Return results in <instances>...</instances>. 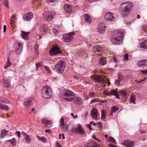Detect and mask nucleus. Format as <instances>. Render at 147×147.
Returning a JSON list of instances; mask_svg holds the SVG:
<instances>
[{
	"label": "nucleus",
	"instance_id": "obj_1",
	"mask_svg": "<svg viewBox=\"0 0 147 147\" xmlns=\"http://www.w3.org/2000/svg\"><path fill=\"white\" fill-rule=\"evenodd\" d=\"M132 7V3L130 2L121 4L120 11L122 16L124 17H126L130 12Z\"/></svg>",
	"mask_w": 147,
	"mask_h": 147
},
{
	"label": "nucleus",
	"instance_id": "obj_2",
	"mask_svg": "<svg viewBox=\"0 0 147 147\" xmlns=\"http://www.w3.org/2000/svg\"><path fill=\"white\" fill-rule=\"evenodd\" d=\"M124 33V31L121 30L117 32L116 34L113 35L111 40L112 44L116 45L121 43Z\"/></svg>",
	"mask_w": 147,
	"mask_h": 147
},
{
	"label": "nucleus",
	"instance_id": "obj_3",
	"mask_svg": "<svg viewBox=\"0 0 147 147\" xmlns=\"http://www.w3.org/2000/svg\"><path fill=\"white\" fill-rule=\"evenodd\" d=\"M62 96L64 97V98L69 102H71L74 100L73 97L75 95V93L72 91L69 90H64L60 94Z\"/></svg>",
	"mask_w": 147,
	"mask_h": 147
},
{
	"label": "nucleus",
	"instance_id": "obj_4",
	"mask_svg": "<svg viewBox=\"0 0 147 147\" xmlns=\"http://www.w3.org/2000/svg\"><path fill=\"white\" fill-rule=\"evenodd\" d=\"M52 94V92L51 88L48 86L43 87L41 91L42 96L45 98H50L51 97Z\"/></svg>",
	"mask_w": 147,
	"mask_h": 147
},
{
	"label": "nucleus",
	"instance_id": "obj_5",
	"mask_svg": "<svg viewBox=\"0 0 147 147\" xmlns=\"http://www.w3.org/2000/svg\"><path fill=\"white\" fill-rule=\"evenodd\" d=\"M65 66V63L64 61L60 60L59 63L55 65V69L56 71L60 73L63 72Z\"/></svg>",
	"mask_w": 147,
	"mask_h": 147
},
{
	"label": "nucleus",
	"instance_id": "obj_6",
	"mask_svg": "<svg viewBox=\"0 0 147 147\" xmlns=\"http://www.w3.org/2000/svg\"><path fill=\"white\" fill-rule=\"evenodd\" d=\"M93 79L95 80L96 82L98 83L100 82L102 84V86L103 87L106 86V84H107V86H109V83H107L104 80L102 77L100 76H96L93 77Z\"/></svg>",
	"mask_w": 147,
	"mask_h": 147
},
{
	"label": "nucleus",
	"instance_id": "obj_7",
	"mask_svg": "<svg viewBox=\"0 0 147 147\" xmlns=\"http://www.w3.org/2000/svg\"><path fill=\"white\" fill-rule=\"evenodd\" d=\"M75 34L74 32L68 33L63 36V41L65 42H70L73 39V36Z\"/></svg>",
	"mask_w": 147,
	"mask_h": 147
},
{
	"label": "nucleus",
	"instance_id": "obj_8",
	"mask_svg": "<svg viewBox=\"0 0 147 147\" xmlns=\"http://www.w3.org/2000/svg\"><path fill=\"white\" fill-rule=\"evenodd\" d=\"M61 53V50L57 45H53L49 53L51 55H57Z\"/></svg>",
	"mask_w": 147,
	"mask_h": 147
},
{
	"label": "nucleus",
	"instance_id": "obj_9",
	"mask_svg": "<svg viewBox=\"0 0 147 147\" xmlns=\"http://www.w3.org/2000/svg\"><path fill=\"white\" fill-rule=\"evenodd\" d=\"M43 15L44 18L49 22L51 21L54 17V13L52 12L45 13Z\"/></svg>",
	"mask_w": 147,
	"mask_h": 147
},
{
	"label": "nucleus",
	"instance_id": "obj_10",
	"mask_svg": "<svg viewBox=\"0 0 147 147\" xmlns=\"http://www.w3.org/2000/svg\"><path fill=\"white\" fill-rule=\"evenodd\" d=\"M121 144L125 147H134V143L130 140H126L121 142Z\"/></svg>",
	"mask_w": 147,
	"mask_h": 147
},
{
	"label": "nucleus",
	"instance_id": "obj_11",
	"mask_svg": "<svg viewBox=\"0 0 147 147\" xmlns=\"http://www.w3.org/2000/svg\"><path fill=\"white\" fill-rule=\"evenodd\" d=\"M14 46L16 47L15 51L17 55L20 54L22 52V44L18 42H15Z\"/></svg>",
	"mask_w": 147,
	"mask_h": 147
},
{
	"label": "nucleus",
	"instance_id": "obj_12",
	"mask_svg": "<svg viewBox=\"0 0 147 147\" xmlns=\"http://www.w3.org/2000/svg\"><path fill=\"white\" fill-rule=\"evenodd\" d=\"M32 100L31 98H26L24 99V105L26 109L28 108L32 105L31 102Z\"/></svg>",
	"mask_w": 147,
	"mask_h": 147
},
{
	"label": "nucleus",
	"instance_id": "obj_13",
	"mask_svg": "<svg viewBox=\"0 0 147 147\" xmlns=\"http://www.w3.org/2000/svg\"><path fill=\"white\" fill-rule=\"evenodd\" d=\"M72 131L74 133L78 132L81 134H85L86 132L82 128L81 126L79 125L77 127L73 128Z\"/></svg>",
	"mask_w": 147,
	"mask_h": 147
},
{
	"label": "nucleus",
	"instance_id": "obj_14",
	"mask_svg": "<svg viewBox=\"0 0 147 147\" xmlns=\"http://www.w3.org/2000/svg\"><path fill=\"white\" fill-rule=\"evenodd\" d=\"M33 16L32 12H30L26 14H25L23 16V20L26 21H29L30 20Z\"/></svg>",
	"mask_w": 147,
	"mask_h": 147
},
{
	"label": "nucleus",
	"instance_id": "obj_15",
	"mask_svg": "<svg viewBox=\"0 0 147 147\" xmlns=\"http://www.w3.org/2000/svg\"><path fill=\"white\" fill-rule=\"evenodd\" d=\"M106 28V26L105 24L102 23H100L98 25V32L100 34L103 33L105 31Z\"/></svg>",
	"mask_w": 147,
	"mask_h": 147
},
{
	"label": "nucleus",
	"instance_id": "obj_16",
	"mask_svg": "<svg viewBox=\"0 0 147 147\" xmlns=\"http://www.w3.org/2000/svg\"><path fill=\"white\" fill-rule=\"evenodd\" d=\"M113 14L111 12H108L105 16L106 20L109 21H112L114 20V18L113 16Z\"/></svg>",
	"mask_w": 147,
	"mask_h": 147
},
{
	"label": "nucleus",
	"instance_id": "obj_17",
	"mask_svg": "<svg viewBox=\"0 0 147 147\" xmlns=\"http://www.w3.org/2000/svg\"><path fill=\"white\" fill-rule=\"evenodd\" d=\"M103 51L101 46L97 45L94 47L93 49V52L95 53H99V54H101Z\"/></svg>",
	"mask_w": 147,
	"mask_h": 147
},
{
	"label": "nucleus",
	"instance_id": "obj_18",
	"mask_svg": "<svg viewBox=\"0 0 147 147\" xmlns=\"http://www.w3.org/2000/svg\"><path fill=\"white\" fill-rule=\"evenodd\" d=\"M64 8L65 11L68 13H71L73 10V7L70 5L67 4L64 5Z\"/></svg>",
	"mask_w": 147,
	"mask_h": 147
},
{
	"label": "nucleus",
	"instance_id": "obj_19",
	"mask_svg": "<svg viewBox=\"0 0 147 147\" xmlns=\"http://www.w3.org/2000/svg\"><path fill=\"white\" fill-rule=\"evenodd\" d=\"M60 126L61 127L62 129L64 131H67L68 128V126L66 125L65 126V123L63 119L61 117L60 121Z\"/></svg>",
	"mask_w": 147,
	"mask_h": 147
},
{
	"label": "nucleus",
	"instance_id": "obj_20",
	"mask_svg": "<svg viewBox=\"0 0 147 147\" xmlns=\"http://www.w3.org/2000/svg\"><path fill=\"white\" fill-rule=\"evenodd\" d=\"M137 65L140 67L147 66V60L143 59L139 61L137 63Z\"/></svg>",
	"mask_w": 147,
	"mask_h": 147
},
{
	"label": "nucleus",
	"instance_id": "obj_21",
	"mask_svg": "<svg viewBox=\"0 0 147 147\" xmlns=\"http://www.w3.org/2000/svg\"><path fill=\"white\" fill-rule=\"evenodd\" d=\"M74 104L77 105H81L82 104V100L80 97H73Z\"/></svg>",
	"mask_w": 147,
	"mask_h": 147
},
{
	"label": "nucleus",
	"instance_id": "obj_22",
	"mask_svg": "<svg viewBox=\"0 0 147 147\" xmlns=\"http://www.w3.org/2000/svg\"><path fill=\"white\" fill-rule=\"evenodd\" d=\"M98 111L96 109L93 108L91 110L90 115L92 118H97L98 115Z\"/></svg>",
	"mask_w": 147,
	"mask_h": 147
},
{
	"label": "nucleus",
	"instance_id": "obj_23",
	"mask_svg": "<svg viewBox=\"0 0 147 147\" xmlns=\"http://www.w3.org/2000/svg\"><path fill=\"white\" fill-rule=\"evenodd\" d=\"M9 143H11L13 146H16V144L17 142L14 138H13L12 140H8L5 141V144H7Z\"/></svg>",
	"mask_w": 147,
	"mask_h": 147
},
{
	"label": "nucleus",
	"instance_id": "obj_24",
	"mask_svg": "<svg viewBox=\"0 0 147 147\" xmlns=\"http://www.w3.org/2000/svg\"><path fill=\"white\" fill-rule=\"evenodd\" d=\"M84 17L86 22L89 24L90 23L92 19L87 14H85L84 15Z\"/></svg>",
	"mask_w": 147,
	"mask_h": 147
},
{
	"label": "nucleus",
	"instance_id": "obj_25",
	"mask_svg": "<svg viewBox=\"0 0 147 147\" xmlns=\"http://www.w3.org/2000/svg\"><path fill=\"white\" fill-rule=\"evenodd\" d=\"M21 36L23 39L27 40L28 39V35L29 32L27 33L24 31H21Z\"/></svg>",
	"mask_w": 147,
	"mask_h": 147
},
{
	"label": "nucleus",
	"instance_id": "obj_26",
	"mask_svg": "<svg viewBox=\"0 0 147 147\" xmlns=\"http://www.w3.org/2000/svg\"><path fill=\"white\" fill-rule=\"evenodd\" d=\"M41 122L43 124L48 125H51V123L50 121L47 119L45 118L42 119L41 120Z\"/></svg>",
	"mask_w": 147,
	"mask_h": 147
},
{
	"label": "nucleus",
	"instance_id": "obj_27",
	"mask_svg": "<svg viewBox=\"0 0 147 147\" xmlns=\"http://www.w3.org/2000/svg\"><path fill=\"white\" fill-rule=\"evenodd\" d=\"M107 114V111L105 110H102L101 111V117L102 119H105Z\"/></svg>",
	"mask_w": 147,
	"mask_h": 147
},
{
	"label": "nucleus",
	"instance_id": "obj_28",
	"mask_svg": "<svg viewBox=\"0 0 147 147\" xmlns=\"http://www.w3.org/2000/svg\"><path fill=\"white\" fill-rule=\"evenodd\" d=\"M99 63L100 65H104L106 63L105 58L103 57H100V59Z\"/></svg>",
	"mask_w": 147,
	"mask_h": 147
},
{
	"label": "nucleus",
	"instance_id": "obj_29",
	"mask_svg": "<svg viewBox=\"0 0 147 147\" xmlns=\"http://www.w3.org/2000/svg\"><path fill=\"white\" fill-rule=\"evenodd\" d=\"M0 102L5 104H9L10 101L4 97H0Z\"/></svg>",
	"mask_w": 147,
	"mask_h": 147
},
{
	"label": "nucleus",
	"instance_id": "obj_30",
	"mask_svg": "<svg viewBox=\"0 0 147 147\" xmlns=\"http://www.w3.org/2000/svg\"><path fill=\"white\" fill-rule=\"evenodd\" d=\"M0 109L3 110H7L9 109V108L7 105L0 103Z\"/></svg>",
	"mask_w": 147,
	"mask_h": 147
},
{
	"label": "nucleus",
	"instance_id": "obj_31",
	"mask_svg": "<svg viewBox=\"0 0 147 147\" xmlns=\"http://www.w3.org/2000/svg\"><path fill=\"white\" fill-rule=\"evenodd\" d=\"M4 84L5 86L7 88L11 86L10 81L9 80H4Z\"/></svg>",
	"mask_w": 147,
	"mask_h": 147
},
{
	"label": "nucleus",
	"instance_id": "obj_32",
	"mask_svg": "<svg viewBox=\"0 0 147 147\" xmlns=\"http://www.w3.org/2000/svg\"><path fill=\"white\" fill-rule=\"evenodd\" d=\"M140 47L145 49L147 48V40L141 43L140 45Z\"/></svg>",
	"mask_w": 147,
	"mask_h": 147
},
{
	"label": "nucleus",
	"instance_id": "obj_33",
	"mask_svg": "<svg viewBox=\"0 0 147 147\" xmlns=\"http://www.w3.org/2000/svg\"><path fill=\"white\" fill-rule=\"evenodd\" d=\"M24 139L27 144H30L31 142V139L28 134L26 135L25 136Z\"/></svg>",
	"mask_w": 147,
	"mask_h": 147
},
{
	"label": "nucleus",
	"instance_id": "obj_34",
	"mask_svg": "<svg viewBox=\"0 0 147 147\" xmlns=\"http://www.w3.org/2000/svg\"><path fill=\"white\" fill-rule=\"evenodd\" d=\"M8 132V131H7L5 130H4L2 131L1 133V137L3 138L7 135V134Z\"/></svg>",
	"mask_w": 147,
	"mask_h": 147
},
{
	"label": "nucleus",
	"instance_id": "obj_35",
	"mask_svg": "<svg viewBox=\"0 0 147 147\" xmlns=\"http://www.w3.org/2000/svg\"><path fill=\"white\" fill-rule=\"evenodd\" d=\"M87 147H99V145L95 143V142H92Z\"/></svg>",
	"mask_w": 147,
	"mask_h": 147
},
{
	"label": "nucleus",
	"instance_id": "obj_36",
	"mask_svg": "<svg viewBox=\"0 0 147 147\" xmlns=\"http://www.w3.org/2000/svg\"><path fill=\"white\" fill-rule=\"evenodd\" d=\"M120 92L124 97H125L126 98L129 96L127 93L126 91L125 90H121L120 91Z\"/></svg>",
	"mask_w": 147,
	"mask_h": 147
},
{
	"label": "nucleus",
	"instance_id": "obj_37",
	"mask_svg": "<svg viewBox=\"0 0 147 147\" xmlns=\"http://www.w3.org/2000/svg\"><path fill=\"white\" fill-rule=\"evenodd\" d=\"M130 102H132L134 103V104H135L136 100L135 96H134L131 95L130 96Z\"/></svg>",
	"mask_w": 147,
	"mask_h": 147
},
{
	"label": "nucleus",
	"instance_id": "obj_38",
	"mask_svg": "<svg viewBox=\"0 0 147 147\" xmlns=\"http://www.w3.org/2000/svg\"><path fill=\"white\" fill-rule=\"evenodd\" d=\"M118 79L119 80L121 81L124 79V77L123 75L120 72L118 74Z\"/></svg>",
	"mask_w": 147,
	"mask_h": 147
},
{
	"label": "nucleus",
	"instance_id": "obj_39",
	"mask_svg": "<svg viewBox=\"0 0 147 147\" xmlns=\"http://www.w3.org/2000/svg\"><path fill=\"white\" fill-rule=\"evenodd\" d=\"M119 109V108L116 106H113L111 109L112 112L115 113Z\"/></svg>",
	"mask_w": 147,
	"mask_h": 147
},
{
	"label": "nucleus",
	"instance_id": "obj_40",
	"mask_svg": "<svg viewBox=\"0 0 147 147\" xmlns=\"http://www.w3.org/2000/svg\"><path fill=\"white\" fill-rule=\"evenodd\" d=\"M11 65V63H10V61L9 60V59H8L7 62L6 64L5 65H4V68L5 69H7L8 67H9Z\"/></svg>",
	"mask_w": 147,
	"mask_h": 147
},
{
	"label": "nucleus",
	"instance_id": "obj_41",
	"mask_svg": "<svg viewBox=\"0 0 147 147\" xmlns=\"http://www.w3.org/2000/svg\"><path fill=\"white\" fill-rule=\"evenodd\" d=\"M38 138L39 140L41 141L42 142H44L46 141L45 139L43 137H39V136H38Z\"/></svg>",
	"mask_w": 147,
	"mask_h": 147
},
{
	"label": "nucleus",
	"instance_id": "obj_42",
	"mask_svg": "<svg viewBox=\"0 0 147 147\" xmlns=\"http://www.w3.org/2000/svg\"><path fill=\"white\" fill-rule=\"evenodd\" d=\"M4 6L7 8L9 7L8 1V0H5Z\"/></svg>",
	"mask_w": 147,
	"mask_h": 147
},
{
	"label": "nucleus",
	"instance_id": "obj_43",
	"mask_svg": "<svg viewBox=\"0 0 147 147\" xmlns=\"http://www.w3.org/2000/svg\"><path fill=\"white\" fill-rule=\"evenodd\" d=\"M100 102L99 100L97 99H93L91 101L90 104H92L93 103L96 102Z\"/></svg>",
	"mask_w": 147,
	"mask_h": 147
},
{
	"label": "nucleus",
	"instance_id": "obj_44",
	"mask_svg": "<svg viewBox=\"0 0 147 147\" xmlns=\"http://www.w3.org/2000/svg\"><path fill=\"white\" fill-rule=\"evenodd\" d=\"M111 95H116L117 93V92L115 90H111Z\"/></svg>",
	"mask_w": 147,
	"mask_h": 147
},
{
	"label": "nucleus",
	"instance_id": "obj_45",
	"mask_svg": "<svg viewBox=\"0 0 147 147\" xmlns=\"http://www.w3.org/2000/svg\"><path fill=\"white\" fill-rule=\"evenodd\" d=\"M36 69H38V67H40L42 65V63L40 62H38L36 63Z\"/></svg>",
	"mask_w": 147,
	"mask_h": 147
},
{
	"label": "nucleus",
	"instance_id": "obj_46",
	"mask_svg": "<svg viewBox=\"0 0 147 147\" xmlns=\"http://www.w3.org/2000/svg\"><path fill=\"white\" fill-rule=\"evenodd\" d=\"M109 140H110L114 144H115L116 143L115 140V139L111 137H109Z\"/></svg>",
	"mask_w": 147,
	"mask_h": 147
},
{
	"label": "nucleus",
	"instance_id": "obj_47",
	"mask_svg": "<svg viewBox=\"0 0 147 147\" xmlns=\"http://www.w3.org/2000/svg\"><path fill=\"white\" fill-rule=\"evenodd\" d=\"M121 81L118 79L116 80L115 82V84L117 86H120V82Z\"/></svg>",
	"mask_w": 147,
	"mask_h": 147
},
{
	"label": "nucleus",
	"instance_id": "obj_48",
	"mask_svg": "<svg viewBox=\"0 0 147 147\" xmlns=\"http://www.w3.org/2000/svg\"><path fill=\"white\" fill-rule=\"evenodd\" d=\"M128 56H129V55L128 53H126L125 54V55L124 56V59L126 61H127L128 60Z\"/></svg>",
	"mask_w": 147,
	"mask_h": 147
},
{
	"label": "nucleus",
	"instance_id": "obj_49",
	"mask_svg": "<svg viewBox=\"0 0 147 147\" xmlns=\"http://www.w3.org/2000/svg\"><path fill=\"white\" fill-rule=\"evenodd\" d=\"M47 3H53L57 1V0H46Z\"/></svg>",
	"mask_w": 147,
	"mask_h": 147
},
{
	"label": "nucleus",
	"instance_id": "obj_50",
	"mask_svg": "<svg viewBox=\"0 0 147 147\" xmlns=\"http://www.w3.org/2000/svg\"><path fill=\"white\" fill-rule=\"evenodd\" d=\"M104 94L106 95H111V93L110 92L107 90H105L104 92Z\"/></svg>",
	"mask_w": 147,
	"mask_h": 147
},
{
	"label": "nucleus",
	"instance_id": "obj_51",
	"mask_svg": "<svg viewBox=\"0 0 147 147\" xmlns=\"http://www.w3.org/2000/svg\"><path fill=\"white\" fill-rule=\"evenodd\" d=\"M52 30L53 32L55 34H57L58 33V30L55 28L53 29Z\"/></svg>",
	"mask_w": 147,
	"mask_h": 147
},
{
	"label": "nucleus",
	"instance_id": "obj_52",
	"mask_svg": "<svg viewBox=\"0 0 147 147\" xmlns=\"http://www.w3.org/2000/svg\"><path fill=\"white\" fill-rule=\"evenodd\" d=\"M42 27L44 28V29L43 30V31L46 32L47 31V28L46 27V26L45 25H44L42 26Z\"/></svg>",
	"mask_w": 147,
	"mask_h": 147
},
{
	"label": "nucleus",
	"instance_id": "obj_53",
	"mask_svg": "<svg viewBox=\"0 0 147 147\" xmlns=\"http://www.w3.org/2000/svg\"><path fill=\"white\" fill-rule=\"evenodd\" d=\"M45 69H46L49 71V73H51V71L50 70L49 67L46 66H45Z\"/></svg>",
	"mask_w": 147,
	"mask_h": 147
},
{
	"label": "nucleus",
	"instance_id": "obj_54",
	"mask_svg": "<svg viewBox=\"0 0 147 147\" xmlns=\"http://www.w3.org/2000/svg\"><path fill=\"white\" fill-rule=\"evenodd\" d=\"M98 127L100 129H101L102 128V126L101 123H98Z\"/></svg>",
	"mask_w": 147,
	"mask_h": 147
},
{
	"label": "nucleus",
	"instance_id": "obj_55",
	"mask_svg": "<svg viewBox=\"0 0 147 147\" xmlns=\"http://www.w3.org/2000/svg\"><path fill=\"white\" fill-rule=\"evenodd\" d=\"M16 134L18 136V137H19V138H20V131H17L16 132Z\"/></svg>",
	"mask_w": 147,
	"mask_h": 147
},
{
	"label": "nucleus",
	"instance_id": "obj_56",
	"mask_svg": "<svg viewBox=\"0 0 147 147\" xmlns=\"http://www.w3.org/2000/svg\"><path fill=\"white\" fill-rule=\"evenodd\" d=\"M7 29V26L5 25H4L3 26V32H5Z\"/></svg>",
	"mask_w": 147,
	"mask_h": 147
},
{
	"label": "nucleus",
	"instance_id": "obj_57",
	"mask_svg": "<svg viewBox=\"0 0 147 147\" xmlns=\"http://www.w3.org/2000/svg\"><path fill=\"white\" fill-rule=\"evenodd\" d=\"M141 72L142 73L144 74H147V70H142L141 71Z\"/></svg>",
	"mask_w": 147,
	"mask_h": 147
},
{
	"label": "nucleus",
	"instance_id": "obj_58",
	"mask_svg": "<svg viewBox=\"0 0 147 147\" xmlns=\"http://www.w3.org/2000/svg\"><path fill=\"white\" fill-rule=\"evenodd\" d=\"M56 147H62V146L58 142H57Z\"/></svg>",
	"mask_w": 147,
	"mask_h": 147
},
{
	"label": "nucleus",
	"instance_id": "obj_59",
	"mask_svg": "<svg viewBox=\"0 0 147 147\" xmlns=\"http://www.w3.org/2000/svg\"><path fill=\"white\" fill-rule=\"evenodd\" d=\"M90 124H93V125L95 126L96 125V123H94V121H91L90 123Z\"/></svg>",
	"mask_w": 147,
	"mask_h": 147
},
{
	"label": "nucleus",
	"instance_id": "obj_60",
	"mask_svg": "<svg viewBox=\"0 0 147 147\" xmlns=\"http://www.w3.org/2000/svg\"><path fill=\"white\" fill-rule=\"evenodd\" d=\"M87 125L88 126L90 130H92V128L91 127V126L90 125Z\"/></svg>",
	"mask_w": 147,
	"mask_h": 147
},
{
	"label": "nucleus",
	"instance_id": "obj_61",
	"mask_svg": "<svg viewBox=\"0 0 147 147\" xmlns=\"http://www.w3.org/2000/svg\"><path fill=\"white\" fill-rule=\"evenodd\" d=\"M10 24L12 26H13L14 25V21H10Z\"/></svg>",
	"mask_w": 147,
	"mask_h": 147
},
{
	"label": "nucleus",
	"instance_id": "obj_62",
	"mask_svg": "<svg viewBox=\"0 0 147 147\" xmlns=\"http://www.w3.org/2000/svg\"><path fill=\"white\" fill-rule=\"evenodd\" d=\"M98 0H88V2L90 3H91L94 2V1H97Z\"/></svg>",
	"mask_w": 147,
	"mask_h": 147
},
{
	"label": "nucleus",
	"instance_id": "obj_63",
	"mask_svg": "<svg viewBox=\"0 0 147 147\" xmlns=\"http://www.w3.org/2000/svg\"><path fill=\"white\" fill-rule=\"evenodd\" d=\"M140 132L141 134H144L146 133V132L143 130H140Z\"/></svg>",
	"mask_w": 147,
	"mask_h": 147
},
{
	"label": "nucleus",
	"instance_id": "obj_64",
	"mask_svg": "<svg viewBox=\"0 0 147 147\" xmlns=\"http://www.w3.org/2000/svg\"><path fill=\"white\" fill-rule=\"evenodd\" d=\"M146 79V78H144L142 80H140V82H142L144 81Z\"/></svg>",
	"mask_w": 147,
	"mask_h": 147
}]
</instances>
